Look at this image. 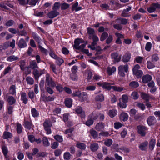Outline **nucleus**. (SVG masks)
Segmentation results:
<instances>
[{
	"label": "nucleus",
	"mask_w": 160,
	"mask_h": 160,
	"mask_svg": "<svg viewBox=\"0 0 160 160\" xmlns=\"http://www.w3.org/2000/svg\"><path fill=\"white\" fill-rule=\"evenodd\" d=\"M88 33L89 35V37L91 38L92 37L95 35L94 30L91 28H87Z\"/></svg>",
	"instance_id": "4c0bfd02"
},
{
	"label": "nucleus",
	"mask_w": 160,
	"mask_h": 160,
	"mask_svg": "<svg viewBox=\"0 0 160 160\" xmlns=\"http://www.w3.org/2000/svg\"><path fill=\"white\" fill-rule=\"evenodd\" d=\"M25 128L29 130H30L32 128V123L28 122H25Z\"/></svg>",
	"instance_id": "e2e57ef3"
},
{
	"label": "nucleus",
	"mask_w": 160,
	"mask_h": 160,
	"mask_svg": "<svg viewBox=\"0 0 160 160\" xmlns=\"http://www.w3.org/2000/svg\"><path fill=\"white\" fill-rule=\"evenodd\" d=\"M69 5L66 3H62L61 5V9L62 10H65L68 9L69 7Z\"/></svg>",
	"instance_id": "13d9d810"
},
{
	"label": "nucleus",
	"mask_w": 160,
	"mask_h": 160,
	"mask_svg": "<svg viewBox=\"0 0 160 160\" xmlns=\"http://www.w3.org/2000/svg\"><path fill=\"white\" fill-rule=\"evenodd\" d=\"M131 8L130 7H128L127 8L124 9L122 14V16L124 17H129L130 16V15H129L128 12L131 9Z\"/></svg>",
	"instance_id": "f3484780"
},
{
	"label": "nucleus",
	"mask_w": 160,
	"mask_h": 160,
	"mask_svg": "<svg viewBox=\"0 0 160 160\" xmlns=\"http://www.w3.org/2000/svg\"><path fill=\"white\" fill-rule=\"evenodd\" d=\"M140 68V66L138 64H136L134 66V68L132 69V71L133 73H136L139 71H140L141 70H139Z\"/></svg>",
	"instance_id": "4d7b16f0"
},
{
	"label": "nucleus",
	"mask_w": 160,
	"mask_h": 160,
	"mask_svg": "<svg viewBox=\"0 0 160 160\" xmlns=\"http://www.w3.org/2000/svg\"><path fill=\"white\" fill-rule=\"evenodd\" d=\"M96 89V86L94 85H89L86 87V89L88 90L93 91Z\"/></svg>",
	"instance_id": "774afa93"
},
{
	"label": "nucleus",
	"mask_w": 160,
	"mask_h": 160,
	"mask_svg": "<svg viewBox=\"0 0 160 160\" xmlns=\"http://www.w3.org/2000/svg\"><path fill=\"white\" fill-rule=\"evenodd\" d=\"M20 94L21 100L24 104H26L28 101L26 94L24 92H21L20 93Z\"/></svg>",
	"instance_id": "aec40b11"
},
{
	"label": "nucleus",
	"mask_w": 160,
	"mask_h": 160,
	"mask_svg": "<svg viewBox=\"0 0 160 160\" xmlns=\"http://www.w3.org/2000/svg\"><path fill=\"white\" fill-rule=\"evenodd\" d=\"M98 84L100 86H102L103 89L109 91L112 88V87L111 85H114L115 83L114 82L111 83H109L106 82H98Z\"/></svg>",
	"instance_id": "7ed1b4c3"
},
{
	"label": "nucleus",
	"mask_w": 160,
	"mask_h": 160,
	"mask_svg": "<svg viewBox=\"0 0 160 160\" xmlns=\"http://www.w3.org/2000/svg\"><path fill=\"white\" fill-rule=\"evenodd\" d=\"M131 98L136 100L139 97V95L138 92L135 91L133 92L131 94Z\"/></svg>",
	"instance_id": "79ce46f5"
},
{
	"label": "nucleus",
	"mask_w": 160,
	"mask_h": 160,
	"mask_svg": "<svg viewBox=\"0 0 160 160\" xmlns=\"http://www.w3.org/2000/svg\"><path fill=\"white\" fill-rule=\"evenodd\" d=\"M90 147L91 150L93 151H94L97 150L98 149V144L94 143L91 144Z\"/></svg>",
	"instance_id": "58836bf2"
},
{
	"label": "nucleus",
	"mask_w": 160,
	"mask_h": 160,
	"mask_svg": "<svg viewBox=\"0 0 160 160\" xmlns=\"http://www.w3.org/2000/svg\"><path fill=\"white\" fill-rule=\"evenodd\" d=\"M59 12L57 11L53 10L49 12L48 16L49 18H53L59 14Z\"/></svg>",
	"instance_id": "ddd939ff"
},
{
	"label": "nucleus",
	"mask_w": 160,
	"mask_h": 160,
	"mask_svg": "<svg viewBox=\"0 0 160 160\" xmlns=\"http://www.w3.org/2000/svg\"><path fill=\"white\" fill-rule=\"evenodd\" d=\"M117 23H120L122 24H126L128 22V20L126 19L119 18L116 20Z\"/></svg>",
	"instance_id": "bb28decb"
},
{
	"label": "nucleus",
	"mask_w": 160,
	"mask_h": 160,
	"mask_svg": "<svg viewBox=\"0 0 160 160\" xmlns=\"http://www.w3.org/2000/svg\"><path fill=\"white\" fill-rule=\"evenodd\" d=\"M138 132L141 135L144 136L146 134L145 131L147 128L145 126H139L138 127Z\"/></svg>",
	"instance_id": "0eeeda50"
},
{
	"label": "nucleus",
	"mask_w": 160,
	"mask_h": 160,
	"mask_svg": "<svg viewBox=\"0 0 160 160\" xmlns=\"http://www.w3.org/2000/svg\"><path fill=\"white\" fill-rule=\"evenodd\" d=\"M76 113L78 115L81 117V118H84L85 117V111L82 109V107L78 106L75 109Z\"/></svg>",
	"instance_id": "20e7f679"
},
{
	"label": "nucleus",
	"mask_w": 160,
	"mask_h": 160,
	"mask_svg": "<svg viewBox=\"0 0 160 160\" xmlns=\"http://www.w3.org/2000/svg\"><path fill=\"white\" fill-rule=\"evenodd\" d=\"M117 111L115 109H112L109 111L108 115L111 118H113L117 114Z\"/></svg>",
	"instance_id": "5701e85b"
},
{
	"label": "nucleus",
	"mask_w": 160,
	"mask_h": 160,
	"mask_svg": "<svg viewBox=\"0 0 160 160\" xmlns=\"http://www.w3.org/2000/svg\"><path fill=\"white\" fill-rule=\"evenodd\" d=\"M30 67L33 69H35L38 68V67L35 61H32L30 62Z\"/></svg>",
	"instance_id": "c9c22d12"
},
{
	"label": "nucleus",
	"mask_w": 160,
	"mask_h": 160,
	"mask_svg": "<svg viewBox=\"0 0 160 160\" xmlns=\"http://www.w3.org/2000/svg\"><path fill=\"white\" fill-rule=\"evenodd\" d=\"M83 42V40L81 39L77 38L74 41V47L76 49H79L80 44H82Z\"/></svg>",
	"instance_id": "1a4fd4ad"
},
{
	"label": "nucleus",
	"mask_w": 160,
	"mask_h": 160,
	"mask_svg": "<svg viewBox=\"0 0 160 160\" xmlns=\"http://www.w3.org/2000/svg\"><path fill=\"white\" fill-rule=\"evenodd\" d=\"M147 68L149 69H152L155 67L154 64L150 61L147 62Z\"/></svg>",
	"instance_id": "de8ad7c7"
},
{
	"label": "nucleus",
	"mask_w": 160,
	"mask_h": 160,
	"mask_svg": "<svg viewBox=\"0 0 160 160\" xmlns=\"http://www.w3.org/2000/svg\"><path fill=\"white\" fill-rule=\"evenodd\" d=\"M120 100L124 102L127 103L128 102V97L127 95H123L121 98L120 99Z\"/></svg>",
	"instance_id": "49530a36"
},
{
	"label": "nucleus",
	"mask_w": 160,
	"mask_h": 160,
	"mask_svg": "<svg viewBox=\"0 0 160 160\" xmlns=\"http://www.w3.org/2000/svg\"><path fill=\"white\" fill-rule=\"evenodd\" d=\"M105 125L104 123L102 122H99L96 125L95 128L96 130L98 131H100L104 128Z\"/></svg>",
	"instance_id": "412c9836"
},
{
	"label": "nucleus",
	"mask_w": 160,
	"mask_h": 160,
	"mask_svg": "<svg viewBox=\"0 0 160 160\" xmlns=\"http://www.w3.org/2000/svg\"><path fill=\"white\" fill-rule=\"evenodd\" d=\"M116 68L114 66H113L112 68L110 67H108L107 68V71L108 74L111 75L116 71Z\"/></svg>",
	"instance_id": "2eb2a0df"
},
{
	"label": "nucleus",
	"mask_w": 160,
	"mask_h": 160,
	"mask_svg": "<svg viewBox=\"0 0 160 160\" xmlns=\"http://www.w3.org/2000/svg\"><path fill=\"white\" fill-rule=\"evenodd\" d=\"M86 72L88 74L87 79L88 80L91 79L92 76V73L91 71L89 70H86Z\"/></svg>",
	"instance_id": "bf43d9fd"
},
{
	"label": "nucleus",
	"mask_w": 160,
	"mask_h": 160,
	"mask_svg": "<svg viewBox=\"0 0 160 160\" xmlns=\"http://www.w3.org/2000/svg\"><path fill=\"white\" fill-rule=\"evenodd\" d=\"M133 74L135 75L137 78H141L143 75V72L142 70L139 71L136 73H134Z\"/></svg>",
	"instance_id": "864d4df0"
},
{
	"label": "nucleus",
	"mask_w": 160,
	"mask_h": 160,
	"mask_svg": "<svg viewBox=\"0 0 160 160\" xmlns=\"http://www.w3.org/2000/svg\"><path fill=\"white\" fill-rule=\"evenodd\" d=\"M156 119L154 116L149 117L147 120V122L149 126L153 125L156 122Z\"/></svg>",
	"instance_id": "9b49d317"
},
{
	"label": "nucleus",
	"mask_w": 160,
	"mask_h": 160,
	"mask_svg": "<svg viewBox=\"0 0 160 160\" xmlns=\"http://www.w3.org/2000/svg\"><path fill=\"white\" fill-rule=\"evenodd\" d=\"M88 97L87 93L83 92L81 93L79 97V100L81 102H83L88 100Z\"/></svg>",
	"instance_id": "f8f14e48"
},
{
	"label": "nucleus",
	"mask_w": 160,
	"mask_h": 160,
	"mask_svg": "<svg viewBox=\"0 0 160 160\" xmlns=\"http://www.w3.org/2000/svg\"><path fill=\"white\" fill-rule=\"evenodd\" d=\"M64 103L66 107L70 108L72 105V100L71 98H67L65 99Z\"/></svg>",
	"instance_id": "b1692460"
},
{
	"label": "nucleus",
	"mask_w": 160,
	"mask_h": 160,
	"mask_svg": "<svg viewBox=\"0 0 160 160\" xmlns=\"http://www.w3.org/2000/svg\"><path fill=\"white\" fill-rule=\"evenodd\" d=\"M26 80L28 84L32 85L33 84L34 80L32 78L30 77H28L26 78Z\"/></svg>",
	"instance_id": "3c124183"
},
{
	"label": "nucleus",
	"mask_w": 160,
	"mask_h": 160,
	"mask_svg": "<svg viewBox=\"0 0 160 160\" xmlns=\"http://www.w3.org/2000/svg\"><path fill=\"white\" fill-rule=\"evenodd\" d=\"M63 156L64 159L68 160L70 159L71 155L69 152H65L64 153Z\"/></svg>",
	"instance_id": "0e129e2a"
},
{
	"label": "nucleus",
	"mask_w": 160,
	"mask_h": 160,
	"mask_svg": "<svg viewBox=\"0 0 160 160\" xmlns=\"http://www.w3.org/2000/svg\"><path fill=\"white\" fill-rule=\"evenodd\" d=\"M18 45L19 48H23L26 47L27 44L25 41L22 38L21 39L18 43Z\"/></svg>",
	"instance_id": "dca6fc26"
},
{
	"label": "nucleus",
	"mask_w": 160,
	"mask_h": 160,
	"mask_svg": "<svg viewBox=\"0 0 160 160\" xmlns=\"http://www.w3.org/2000/svg\"><path fill=\"white\" fill-rule=\"evenodd\" d=\"M54 138L57 141L59 142H62L63 141V138L62 136L57 135L54 137Z\"/></svg>",
	"instance_id": "09e8293b"
},
{
	"label": "nucleus",
	"mask_w": 160,
	"mask_h": 160,
	"mask_svg": "<svg viewBox=\"0 0 160 160\" xmlns=\"http://www.w3.org/2000/svg\"><path fill=\"white\" fill-rule=\"evenodd\" d=\"M96 101L99 102H102L104 100V98L102 94H101L97 95L95 98Z\"/></svg>",
	"instance_id": "393cba45"
},
{
	"label": "nucleus",
	"mask_w": 160,
	"mask_h": 160,
	"mask_svg": "<svg viewBox=\"0 0 160 160\" xmlns=\"http://www.w3.org/2000/svg\"><path fill=\"white\" fill-rule=\"evenodd\" d=\"M8 101L9 104L12 105L15 103L16 100L13 97L9 96L8 98Z\"/></svg>",
	"instance_id": "f704fd0d"
},
{
	"label": "nucleus",
	"mask_w": 160,
	"mask_h": 160,
	"mask_svg": "<svg viewBox=\"0 0 160 160\" xmlns=\"http://www.w3.org/2000/svg\"><path fill=\"white\" fill-rule=\"evenodd\" d=\"M152 44L150 42H148L146 45L145 49L148 51H150L152 48Z\"/></svg>",
	"instance_id": "603ef678"
},
{
	"label": "nucleus",
	"mask_w": 160,
	"mask_h": 160,
	"mask_svg": "<svg viewBox=\"0 0 160 160\" xmlns=\"http://www.w3.org/2000/svg\"><path fill=\"white\" fill-rule=\"evenodd\" d=\"M60 6L61 4L60 3L58 2H55L54 4V6L52 8L53 9L56 11V10H58L59 9Z\"/></svg>",
	"instance_id": "5fc2aeb1"
},
{
	"label": "nucleus",
	"mask_w": 160,
	"mask_h": 160,
	"mask_svg": "<svg viewBox=\"0 0 160 160\" xmlns=\"http://www.w3.org/2000/svg\"><path fill=\"white\" fill-rule=\"evenodd\" d=\"M108 36V33L106 32L103 33L100 39L101 41H103Z\"/></svg>",
	"instance_id": "680f3d73"
},
{
	"label": "nucleus",
	"mask_w": 160,
	"mask_h": 160,
	"mask_svg": "<svg viewBox=\"0 0 160 160\" xmlns=\"http://www.w3.org/2000/svg\"><path fill=\"white\" fill-rule=\"evenodd\" d=\"M32 36L33 38L38 43L40 42L41 39L35 33H32Z\"/></svg>",
	"instance_id": "37998d69"
},
{
	"label": "nucleus",
	"mask_w": 160,
	"mask_h": 160,
	"mask_svg": "<svg viewBox=\"0 0 160 160\" xmlns=\"http://www.w3.org/2000/svg\"><path fill=\"white\" fill-rule=\"evenodd\" d=\"M148 144V142H144L139 145V148L142 150H145L147 148Z\"/></svg>",
	"instance_id": "7c9ffc66"
},
{
	"label": "nucleus",
	"mask_w": 160,
	"mask_h": 160,
	"mask_svg": "<svg viewBox=\"0 0 160 160\" xmlns=\"http://www.w3.org/2000/svg\"><path fill=\"white\" fill-rule=\"evenodd\" d=\"M42 141L44 146L47 147L50 145V143L49 142L48 140L46 137H43L42 138Z\"/></svg>",
	"instance_id": "e433bc0d"
},
{
	"label": "nucleus",
	"mask_w": 160,
	"mask_h": 160,
	"mask_svg": "<svg viewBox=\"0 0 160 160\" xmlns=\"http://www.w3.org/2000/svg\"><path fill=\"white\" fill-rule=\"evenodd\" d=\"M128 115L125 112H122L120 115L119 118L121 121H126L128 119Z\"/></svg>",
	"instance_id": "4468645a"
},
{
	"label": "nucleus",
	"mask_w": 160,
	"mask_h": 160,
	"mask_svg": "<svg viewBox=\"0 0 160 160\" xmlns=\"http://www.w3.org/2000/svg\"><path fill=\"white\" fill-rule=\"evenodd\" d=\"M122 55H119L117 52H114L111 54V58L113 60L114 63L119 62L121 59Z\"/></svg>",
	"instance_id": "423d86ee"
},
{
	"label": "nucleus",
	"mask_w": 160,
	"mask_h": 160,
	"mask_svg": "<svg viewBox=\"0 0 160 160\" xmlns=\"http://www.w3.org/2000/svg\"><path fill=\"white\" fill-rule=\"evenodd\" d=\"M12 136V134L10 132L5 131L3 133V138L4 139H8L11 138Z\"/></svg>",
	"instance_id": "2f4dec72"
},
{
	"label": "nucleus",
	"mask_w": 160,
	"mask_h": 160,
	"mask_svg": "<svg viewBox=\"0 0 160 160\" xmlns=\"http://www.w3.org/2000/svg\"><path fill=\"white\" fill-rule=\"evenodd\" d=\"M9 92L10 94L14 95L16 93V86L14 85H12L9 89Z\"/></svg>",
	"instance_id": "72a5a7b5"
},
{
	"label": "nucleus",
	"mask_w": 160,
	"mask_h": 160,
	"mask_svg": "<svg viewBox=\"0 0 160 160\" xmlns=\"http://www.w3.org/2000/svg\"><path fill=\"white\" fill-rule=\"evenodd\" d=\"M78 2L74 3L72 6V10L75 11L76 12L79 11L82 9L81 7H78Z\"/></svg>",
	"instance_id": "a211bd4d"
},
{
	"label": "nucleus",
	"mask_w": 160,
	"mask_h": 160,
	"mask_svg": "<svg viewBox=\"0 0 160 160\" xmlns=\"http://www.w3.org/2000/svg\"><path fill=\"white\" fill-rule=\"evenodd\" d=\"M73 131V129L71 128L65 130L64 133L67 134L68 135V137L69 138L72 136Z\"/></svg>",
	"instance_id": "ea45409f"
},
{
	"label": "nucleus",
	"mask_w": 160,
	"mask_h": 160,
	"mask_svg": "<svg viewBox=\"0 0 160 160\" xmlns=\"http://www.w3.org/2000/svg\"><path fill=\"white\" fill-rule=\"evenodd\" d=\"M156 142L155 140L154 139H152L149 143V148L150 150H152L155 147Z\"/></svg>",
	"instance_id": "4be33fe9"
},
{
	"label": "nucleus",
	"mask_w": 160,
	"mask_h": 160,
	"mask_svg": "<svg viewBox=\"0 0 160 160\" xmlns=\"http://www.w3.org/2000/svg\"><path fill=\"white\" fill-rule=\"evenodd\" d=\"M44 128H50L52 125V123L49 120H46L43 124Z\"/></svg>",
	"instance_id": "cd10ccee"
},
{
	"label": "nucleus",
	"mask_w": 160,
	"mask_h": 160,
	"mask_svg": "<svg viewBox=\"0 0 160 160\" xmlns=\"http://www.w3.org/2000/svg\"><path fill=\"white\" fill-rule=\"evenodd\" d=\"M112 88L113 91L118 92H122L123 89L122 87L116 86H112Z\"/></svg>",
	"instance_id": "473e14b6"
},
{
	"label": "nucleus",
	"mask_w": 160,
	"mask_h": 160,
	"mask_svg": "<svg viewBox=\"0 0 160 160\" xmlns=\"http://www.w3.org/2000/svg\"><path fill=\"white\" fill-rule=\"evenodd\" d=\"M33 74L36 78H38L41 75V74L39 73V71L37 70L36 69H34Z\"/></svg>",
	"instance_id": "052dcab7"
},
{
	"label": "nucleus",
	"mask_w": 160,
	"mask_h": 160,
	"mask_svg": "<svg viewBox=\"0 0 160 160\" xmlns=\"http://www.w3.org/2000/svg\"><path fill=\"white\" fill-rule=\"evenodd\" d=\"M31 114L34 117H37L39 115L38 111L35 108H32L31 110Z\"/></svg>",
	"instance_id": "c756f323"
},
{
	"label": "nucleus",
	"mask_w": 160,
	"mask_h": 160,
	"mask_svg": "<svg viewBox=\"0 0 160 160\" xmlns=\"http://www.w3.org/2000/svg\"><path fill=\"white\" fill-rule=\"evenodd\" d=\"M152 79V77L149 75H146L142 78V81L144 83H146Z\"/></svg>",
	"instance_id": "6ab92c4d"
},
{
	"label": "nucleus",
	"mask_w": 160,
	"mask_h": 160,
	"mask_svg": "<svg viewBox=\"0 0 160 160\" xmlns=\"http://www.w3.org/2000/svg\"><path fill=\"white\" fill-rule=\"evenodd\" d=\"M71 79L74 81L77 80L78 79L77 75L76 73H72L70 75Z\"/></svg>",
	"instance_id": "338daca9"
},
{
	"label": "nucleus",
	"mask_w": 160,
	"mask_h": 160,
	"mask_svg": "<svg viewBox=\"0 0 160 160\" xmlns=\"http://www.w3.org/2000/svg\"><path fill=\"white\" fill-rule=\"evenodd\" d=\"M128 69V66L127 64L124 65H120L118 68V73L121 76H125V72H127Z\"/></svg>",
	"instance_id": "f257e3e1"
},
{
	"label": "nucleus",
	"mask_w": 160,
	"mask_h": 160,
	"mask_svg": "<svg viewBox=\"0 0 160 160\" xmlns=\"http://www.w3.org/2000/svg\"><path fill=\"white\" fill-rule=\"evenodd\" d=\"M56 60V63L59 66H60L63 62L64 60L62 58L58 57Z\"/></svg>",
	"instance_id": "8fccbe9b"
},
{
	"label": "nucleus",
	"mask_w": 160,
	"mask_h": 160,
	"mask_svg": "<svg viewBox=\"0 0 160 160\" xmlns=\"http://www.w3.org/2000/svg\"><path fill=\"white\" fill-rule=\"evenodd\" d=\"M157 9H160V4L158 3H154L148 8L147 11L149 13H152L155 12Z\"/></svg>",
	"instance_id": "39448f33"
},
{
	"label": "nucleus",
	"mask_w": 160,
	"mask_h": 160,
	"mask_svg": "<svg viewBox=\"0 0 160 160\" xmlns=\"http://www.w3.org/2000/svg\"><path fill=\"white\" fill-rule=\"evenodd\" d=\"M127 103L122 102L120 100V102L118 103V106L121 108H124L127 107Z\"/></svg>",
	"instance_id": "c03bdc74"
},
{
	"label": "nucleus",
	"mask_w": 160,
	"mask_h": 160,
	"mask_svg": "<svg viewBox=\"0 0 160 160\" xmlns=\"http://www.w3.org/2000/svg\"><path fill=\"white\" fill-rule=\"evenodd\" d=\"M112 139H108L105 140L104 143L106 145L110 146L112 144Z\"/></svg>",
	"instance_id": "a18cd8bd"
},
{
	"label": "nucleus",
	"mask_w": 160,
	"mask_h": 160,
	"mask_svg": "<svg viewBox=\"0 0 160 160\" xmlns=\"http://www.w3.org/2000/svg\"><path fill=\"white\" fill-rule=\"evenodd\" d=\"M46 85L51 88H54L55 86V83L48 74H47L46 76Z\"/></svg>",
	"instance_id": "f03ea898"
},
{
	"label": "nucleus",
	"mask_w": 160,
	"mask_h": 160,
	"mask_svg": "<svg viewBox=\"0 0 160 160\" xmlns=\"http://www.w3.org/2000/svg\"><path fill=\"white\" fill-rule=\"evenodd\" d=\"M141 96L146 102H148L150 99H154V98L152 96H149L146 93L142 92L141 93Z\"/></svg>",
	"instance_id": "6e6552de"
},
{
	"label": "nucleus",
	"mask_w": 160,
	"mask_h": 160,
	"mask_svg": "<svg viewBox=\"0 0 160 160\" xmlns=\"http://www.w3.org/2000/svg\"><path fill=\"white\" fill-rule=\"evenodd\" d=\"M131 58V54L129 52H127L122 56V61L124 62H129Z\"/></svg>",
	"instance_id": "9d476101"
},
{
	"label": "nucleus",
	"mask_w": 160,
	"mask_h": 160,
	"mask_svg": "<svg viewBox=\"0 0 160 160\" xmlns=\"http://www.w3.org/2000/svg\"><path fill=\"white\" fill-rule=\"evenodd\" d=\"M76 146L82 150H85L86 147V145L85 144L79 142H77Z\"/></svg>",
	"instance_id": "a878e982"
},
{
	"label": "nucleus",
	"mask_w": 160,
	"mask_h": 160,
	"mask_svg": "<svg viewBox=\"0 0 160 160\" xmlns=\"http://www.w3.org/2000/svg\"><path fill=\"white\" fill-rule=\"evenodd\" d=\"M90 133L94 138H95L97 136V132L95 130H91L90 131Z\"/></svg>",
	"instance_id": "69168bd1"
},
{
	"label": "nucleus",
	"mask_w": 160,
	"mask_h": 160,
	"mask_svg": "<svg viewBox=\"0 0 160 160\" xmlns=\"http://www.w3.org/2000/svg\"><path fill=\"white\" fill-rule=\"evenodd\" d=\"M18 59V57L17 56H15L14 55L8 57L7 60V61L12 62L17 60Z\"/></svg>",
	"instance_id": "c85d7f7f"
},
{
	"label": "nucleus",
	"mask_w": 160,
	"mask_h": 160,
	"mask_svg": "<svg viewBox=\"0 0 160 160\" xmlns=\"http://www.w3.org/2000/svg\"><path fill=\"white\" fill-rule=\"evenodd\" d=\"M129 86L132 88H137L139 86L138 83L136 81H132L129 83Z\"/></svg>",
	"instance_id": "a19ab883"
},
{
	"label": "nucleus",
	"mask_w": 160,
	"mask_h": 160,
	"mask_svg": "<svg viewBox=\"0 0 160 160\" xmlns=\"http://www.w3.org/2000/svg\"><path fill=\"white\" fill-rule=\"evenodd\" d=\"M140 68V66L138 64H136L134 66V68L132 69V71L133 73H136L139 71H140L141 70H139Z\"/></svg>",
	"instance_id": "6e6d98bb"
}]
</instances>
